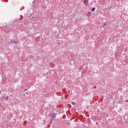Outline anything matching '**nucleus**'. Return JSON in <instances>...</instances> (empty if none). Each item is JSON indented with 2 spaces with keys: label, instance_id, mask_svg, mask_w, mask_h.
Instances as JSON below:
<instances>
[{
  "label": "nucleus",
  "instance_id": "f257e3e1",
  "mask_svg": "<svg viewBox=\"0 0 128 128\" xmlns=\"http://www.w3.org/2000/svg\"><path fill=\"white\" fill-rule=\"evenodd\" d=\"M56 118V114L54 113V114H52V120H55Z\"/></svg>",
  "mask_w": 128,
  "mask_h": 128
},
{
  "label": "nucleus",
  "instance_id": "f03ea898",
  "mask_svg": "<svg viewBox=\"0 0 128 128\" xmlns=\"http://www.w3.org/2000/svg\"><path fill=\"white\" fill-rule=\"evenodd\" d=\"M56 65L54 64V63H50V66L51 67V68H54V66H55Z\"/></svg>",
  "mask_w": 128,
  "mask_h": 128
},
{
  "label": "nucleus",
  "instance_id": "7ed1b4c3",
  "mask_svg": "<svg viewBox=\"0 0 128 128\" xmlns=\"http://www.w3.org/2000/svg\"><path fill=\"white\" fill-rule=\"evenodd\" d=\"M91 10L92 12H94V10H96V8L94 7Z\"/></svg>",
  "mask_w": 128,
  "mask_h": 128
},
{
  "label": "nucleus",
  "instance_id": "20e7f679",
  "mask_svg": "<svg viewBox=\"0 0 128 128\" xmlns=\"http://www.w3.org/2000/svg\"><path fill=\"white\" fill-rule=\"evenodd\" d=\"M84 4H86V2H88V0H84Z\"/></svg>",
  "mask_w": 128,
  "mask_h": 128
},
{
  "label": "nucleus",
  "instance_id": "39448f33",
  "mask_svg": "<svg viewBox=\"0 0 128 128\" xmlns=\"http://www.w3.org/2000/svg\"><path fill=\"white\" fill-rule=\"evenodd\" d=\"M72 104H73V106H76V102H72Z\"/></svg>",
  "mask_w": 128,
  "mask_h": 128
},
{
  "label": "nucleus",
  "instance_id": "423d86ee",
  "mask_svg": "<svg viewBox=\"0 0 128 128\" xmlns=\"http://www.w3.org/2000/svg\"><path fill=\"white\" fill-rule=\"evenodd\" d=\"M50 124H52V119L50 122Z\"/></svg>",
  "mask_w": 128,
  "mask_h": 128
},
{
  "label": "nucleus",
  "instance_id": "0eeeda50",
  "mask_svg": "<svg viewBox=\"0 0 128 128\" xmlns=\"http://www.w3.org/2000/svg\"><path fill=\"white\" fill-rule=\"evenodd\" d=\"M14 44H18V42L16 41H14L13 42Z\"/></svg>",
  "mask_w": 128,
  "mask_h": 128
},
{
  "label": "nucleus",
  "instance_id": "6e6552de",
  "mask_svg": "<svg viewBox=\"0 0 128 128\" xmlns=\"http://www.w3.org/2000/svg\"><path fill=\"white\" fill-rule=\"evenodd\" d=\"M6 98L7 100H8V96H6Z\"/></svg>",
  "mask_w": 128,
  "mask_h": 128
},
{
  "label": "nucleus",
  "instance_id": "1a4fd4ad",
  "mask_svg": "<svg viewBox=\"0 0 128 128\" xmlns=\"http://www.w3.org/2000/svg\"><path fill=\"white\" fill-rule=\"evenodd\" d=\"M104 26H106V22L104 23Z\"/></svg>",
  "mask_w": 128,
  "mask_h": 128
},
{
  "label": "nucleus",
  "instance_id": "9d476101",
  "mask_svg": "<svg viewBox=\"0 0 128 128\" xmlns=\"http://www.w3.org/2000/svg\"><path fill=\"white\" fill-rule=\"evenodd\" d=\"M88 14H92V12H88Z\"/></svg>",
  "mask_w": 128,
  "mask_h": 128
},
{
  "label": "nucleus",
  "instance_id": "9b49d317",
  "mask_svg": "<svg viewBox=\"0 0 128 128\" xmlns=\"http://www.w3.org/2000/svg\"><path fill=\"white\" fill-rule=\"evenodd\" d=\"M26 94H28V92H26Z\"/></svg>",
  "mask_w": 128,
  "mask_h": 128
},
{
  "label": "nucleus",
  "instance_id": "f8f14e48",
  "mask_svg": "<svg viewBox=\"0 0 128 128\" xmlns=\"http://www.w3.org/2000/svg\"><path fill=\"white\" fill-rule=\"evenodd\" d=\"M24 90H28V89H25Z\"/></svg>",
  "mask_w": 128,
  "mask_h": 128
},
{
  "label": "nucleus",
  "instance_id": "ddd939ff",
  "mask_svg": "<svg viewBox=\"0 0 128 128\" xmlns=\"http://www.w3.org/2000/svg\"><path fill=\"white\" fill-rule=\"evenodd\" d=\"M58 44H60V42H58Z\"/></svg>",
  "mask_w": 128,
  "mask_h": 128
}]
</instances>
